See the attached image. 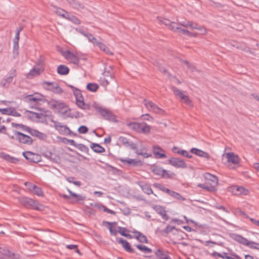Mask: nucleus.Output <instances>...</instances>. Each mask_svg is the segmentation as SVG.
Wrapping results in <instances>:
<instances>
[{"mask_svg":"<svg viewBox=\"0 0 259 259\" xmlns=\"http://www.w3.org/2000/svg\"><path fill=\"white\" fill-rule=\"evenodd\" d=\"M190 152L193 154H194L198 156L205 158L207 159H208L210 158L209 155L207 152H205L196 148H192L190 150Z\"/></svg>","mask_w":259,"mask_h":259,"instance_id":"nucleus-26","label":"nucleus"},{"mask_svg":"<svg viewBox=\"0 0 259 259\" xmlns=\"http://www.w3.org/2000/svg\"><path fill=\"white\" fill-rule=\"evenodd\" d=\"M35 137L41 140H46L47 138V136L46 134L38 131Z\"/></svg>","mask_w":259,"mask_h":259,"instance_id":"nucleus-53","label":"nucleus"},{"mask_svg":"<svg viewBox=\"0 0 259 259\" xmlns=\"http://www.w3.org/2000/svg\"><path fill=\"white\" fill-rule=\"evenodd\" d=\"M116 241L118 243L122 245L123 248L126 251L129 253H136L137 255L139 254V253L131 246L130 244L126 240L123 239L122 238H117Z\"/></svg>","mask_w":259,"mask_h":259,"instance_id":"nucleus-17","label":"nucleus"},{"mask_svg":"<svg viewBox=\"0 0 259 259\" xmlns=\"http://www.w3.org/2000/svg\"><path fill=\"white\" fill-rule=\"evenodd\" d=\"M13 134H14V136L8 135V136L11 139H15L16 140L18 141L20 143L26 144L28 145H31L33 144V140L29 136L25 135L16 130H13Z\"/></svg>","mask_w":259,"mask_h":259,"instance_id":"nucleus-3","label":"nucleus"},{"mask_svg":"<svg viewBox=\"0 0 259 259\" xmlns=\"http://www.w3.org/2000/svg\"><path fill=\"white\" fill-rule=\"evenodd\" d=\"M172 150L174 153L179 154L180 155H183V156H185V154L187 153V151L185 150H182L177 147H174L172 149Z\"/></svg>","mask_w":259,"mask_h":259,"instance_id":"nucleus-43","label":"nucleus"},{"mask_svg":"<svg viewBox=\"0 0 259 259\" xmlns=\"http://www.w3.org/2000/svg\"><path fill=\"white\" fill-rule=\"evenodd\" d=\"M0 259H17L15 253L0 246Z\"/></svg>","mask_w":259,"mask_h":259,"instance_id":"nucleus-16","label":"nucleus"},{"mask_svg":"<svg viewBox=\"0 0 259 259\" xmlns=\"http://www.w3.org/2000/svg\"><path fill=\"white\" fill-rule=\"evenodd\" d=\"M25 186L27 187L29 191L32 192L34 189V186H36V185L30 183V182H26L25 184Z\"/></svg>","mask_w":259,"mask_h":259,"instance_id":"nucleus-59","label":"nucleus"},{"mask_svg":"<svg viewBox=\"0 0 259 259\" xmlns=\"http://www.w3.org/2000/svg\"><path fill=\"white\" fill-rule=\"evenodd\" d=\"M118 232L121 235L124 237L126 232L128 231V230L124 227H118Z\"/></svg>","mask_w":259,"mask_h":259,"instance_id":"nucleus-56","label":"nucleus"},{"mask_svg":"<svg viewBox=\"0 0 259 259\" xmlns=\"http://www.w3.org/2000/svg\"><path fill=\"white\" fill-rule=\"evenodd\" d=\"M120 160L123 162V163H127L130 165L133 166H139L141 165L142 164V162L141 160H138L137 159H130V158H127V159H120Z\"/></svg>","mask_w":259,"mask_h":259,"instance_id":"nucleus-25","label":"nucleus"},{"mask_svg":"<svg viewBox=\"0 0 259 259\" xmlns=\"http://www.w3.org/2000/svg\"><path fill=\"white\" fill-rule=\"evenodd\" d=\"M226 157L228 162H231L234 164H239L240 158L238 155H235L233 152H229L226 154Z\"/></svg>","mask_w":259,"mask_h":259,"instance_id":"nucleus-22","label":"nucleus"},{"mask_svg":"<svg viewBox=\"0 0 259 259\" xmlns=\"http://www.w3.org/2000/svg\"><path fill=\"white\" fill-rule=\"evenodd\" d=\"M175 229V227L174 226H167L166 228L163 230V232L165 234H168L169 233L172 231L173 230Z\"/></svg>","mask_w":259,"mask_h":259,"instance_id":"nucleus-61","label":"nucleus"},{"mask_svg":"<svg viewBox=\"0 0 259 259\" xmlns=\"http://www.w3.org/2000/svg\"><path fill=\"white\" fill-rule=\"evenodd\" d=\"M151 170L154 175L160 176L162 178L170 179L172 178V175H175L174 172H171L170 174L166 170L155 165L152 166Z\"/></svg>","mask_w":259,"mask_h":259,"instance_id":"nucleus-9","label":"nucleus"},{"mask_svg":"<svg viewBox=\"0 0 259 259\" xmlns=\"http://www.w3.org/2000/svg\"><path fill=\"white\" fill-rule=\"evenodd\" d=\"M90 147L94 152L97 153H102L105 151V148L99 144L91 143Z\"/></svg>","mask_w":259,"mask_h":259,"instance_id":"nucleus-28","label":"nucleus"},{"mask_svg":"<svg viewBox=\"0 0 259 259\" xmlns=\"http://www.w3.org/2000/svg\"><path fill=\"white\" fill-rule=\"evenodd\" d=\"M69 72V68L64 65H60L57 67V73L60 75H67Z\"/></svg>","mask_w":259,"mask_h":259,"instance_id":"nucleus-29","label":"nucleus"},{"mask_svg":"<svg viewBox=\"0 0 259 259\" xmlns=\"http://www.w3.org/2000/svg\"><path fill=\"white\" fill-rule=\"evenodd\" d=\"M99 88L98 84L95 83H89L87 85V89L93 92H96Z\"/></svg>","mask_w":259,"mask_h":259,"instance_id":"nucleus-38","label":"nucleus"},{"mask_svg":"<svg viewBox=\"0 0 259 259\" xmlns=\"http://www.w3.org/2000/svg\"><path fill=\"white\" fill-rule=\"evenodd\" d=\"M79 134H86L88 132L89 129L88 128L85 126V125H81L77 130Z\"/></svg>","mask_w":259,"mask_h":259,"instance_id":"nucleus-54","label":"nucleus"},{"mask_svg":"<svg viewBox=\"0 0 259 259\" xmlns=\"http://www.w3.org/2000/svg\"><path fill=\"white\" fill-rule=\"evenodd\" d=\"M160 21L163 24H164L166 26H167L171 30H174V29L172 28V27L174 26L173 24H177L175 22H171L170 20L165 19V18H162L161 19H160Z\"/></svg>","mask_w":259,"mask_h":259,"instance_id":"nucleus-35","label":"nucleus"},{"mask_svg":"<svg viewBox=\"0 0 259 259\" xmlns=\"http://www.w3.org/2000/svg\"><path fill=\"white\" fill-rule=\"evenodd\" d=\"M48 104L52 109L57 110L58 113L62 115H66L71 110L66 104L61 101L51 99L48 102Z\"/></svg>","mask_w":259,"mask_h":259,"instance_id":"nucleus-2","label":"nucleus"},{"mask_svg":"<svg viewBox=\"0 0 259 259\" xmlns=\"http://www.w3.org/2000/svg\"><path fill=\"white\" fill-rule=\"evenodd\" d=\"M36 99H37V103H38L39 101H41L42 102H49L48 100L46 99L45 97L38 93H35L33 94Z\"/></svg>","mask_w":259,"mask_h":259,"instance_id":"nucleus-40","label":"nucleus"},{"mask_svg":"<svg viewBox=\"0 0 259 259\" xmlns=\"http://www.w3.org/2000/svg\"><path fill=\"white\" fill-rule=\"evenodd\" d=\"M103 225L104 226H105L106 225H108V228L109 230L110 233L111 235H113L114 236H116L117 235V231L115 228V226L117 225L116 222H109L107 221H103Z\"/></svg>","mask_w":259,"mask_h":259,"instance_id":"nucleus-24","label":"nucleus"},{"mask_svg":"<svg viewBox=\"0 0 259 259\" xmlns=\"http://www.w3.org/2000/svg\"><path fill=\"white\" fill-rule=\"evenodd\" d=\"M70 60H72V62L75 65H78L79 63V57L78 53H75L74 57Z\"/></svg>","mask_w":259,"mask_h":259,"instance_id":"nucleus-55","label":"nucleus"},{"mask_svg":"<svg viewBox=\"0 0 259 259\" xmlns=\"http://www.w3.org/2000/svg\"><path fill=\"white\" fill-rule=\"evenodd\" d=\"M42 155L48 158L49 160H52L53 162H57L56 155L53 154L52 152L46 150L42 153Z\"/></svg>","mask_w":259,"mask_h":259,"instance_id":"nucleus-31","label":"nucleus"},{"mask_svg":"<svg viewBox=\"0 0 259 259\" xmlns=\"http://www.w3.org/2000/svg\"><path fill=\"white\" fill-rule=\"evenodd\" d=\"M11 125L12 127H15L16 128H21L22 130L24 132L26 131V128H27V127L28 126L23 124L16 123L15 122H12Z\"/></svg>","mask_w":259,"mask_h":259,"instance_id":"nucleus-44","label":"nucleus"},{"mask_svg":"<svg viewBox=\"0 0 259 259\" xmlns=\"http://www.w3.org/2000/svg\"><path fill=\"white\" fill-rule=\"evenodd\" d=\"M127 126L131 129L140 133L148 134L151 130V127L144 122H127Z\"/></svg>","mask_w":259,"mask_h":259,"instance_id":"nucleus-4","label":"nucleus"},{"mask_svg":"<svg viewBox=\"0 0 259 259\" xmlns=\"http://www.w3.org/2000/svg\"><path fill=\"white\" fill-rule=\"evenodd\" d=\"M50 121L54 123V127L61 134L72 135L74 136L77 135V134L72 132L67 126L62 124L61 122L54 120L53 118L50 119Z\"/></svg>","mask_w":259,"mask_h":259,"instance_id":"nucleus-7","label":"nucleus"},{"mask_svg":"<svg viewBox=\"0 0 259 259\" xmlns=\"http://www.w3.org/2000/svg\"><path fill=\"white\" fill-rule=\"evenodd\" d=\"M16 70L14 69L11 71L9 76L5 79L7 82V83L9 85L13 81L14 77H16Z\"/></svg>","mask_w":259,"mask_h":259,"instance_id":"nucleus-39","label":"nucleus"},{"mask_svg":"<svg viewBox=\"0 0 259 259\" xmlns=\"http://www.w3.org/2000/svg\"><path fill=\"white\" fill-rule=\"evenodd\" d=\"M134 233L136 234L135 238L142 243H148V240L146 236L143 235L142 233L135 231L133 232Z\"/></svg>","mask_w":259,"mask_h":259,"instance_id":"nucleus-30","label":"nucleus"},{"mask_svg":"<svg viewBox=\"0 0 259 259\" xmlns=\"http://www.w3.org/2000/svg\"><path fill=\"white\" fill-rule=\"evenodd\" d=\"M153 209L157 212V213L162 217L163 220L165 221H167L168 220V217L166 214V211L164 207L159 205H156L153 206Z\"/></svg>","mask_w":259,"mask_h":259,"instance_id":"nucleus-23","label":"nucleus"},{"mask_svg":"<svg viewBox=\"0 0 259 259\" xmlns=\"http://www.w3.org/2000/svg\"><path fill=\"white\" fill-rule=\"evenodd\" d=\"M169 195L172 196L173 198L178 199V200H185V198H184L180 194L176 192L175 191H172V193L169 194Z\"/></svg>","mask_w":259,"mask_h":259,"instance_id":"nucleus-50","label":"nucleus"},{"mask_svg":"<svg viewBox=\"0 0 259 259\" xmlns=\"http://www.w3.org/2000/svg\"><path fill=\"white\" fill-rule=\"evenodd\" d=\"M69 3L75 9L79 10L83 8V5L77 0H70Z\"/></svg>","mask_w":259,"mask_h":259,"instance_id":"nucleus-32","label":"nucleus"},{"mask_svg":"<svg viewBox=\"0 0 259 259\" xmlns=\"http://www.w3.org/2000/svg\"><path fill=\"white\" fill-rule=\"evenodd\" d=\"M172 90L174 94L179 97L183 103H184L185 104L190 107L193 106L192 102L189 98V97L184 95L182 91L179 90L176 87H172Z\"/></svg>","mask_w":259,"mask_h":259,"instance_id":"nucleus-11","label":"nucleus"},{"mask_svg":"<svg viewBox=\"0 0 259 259\" xmlns=\"http://www.w3.org/2000/svg\"><path fill=\"white\" fill-rule=\"evenodd\" d=\"M144 103L145 106L150 111H151L156 113H158L159 114H163L164 112V111L162 110L161 108H159L157 105L154 104L153 102L149 101H147L146 100H144Z\"/></svg>","mask_w":259,"mask_h":259,"instance_id":"nucleus-12","label":"nucleus"},{"mask_svg":"<svg viewBox=\"0 0 259 259\" xmlns=\"http://www.w3.org/2000/svg\"><path fill=\"white\" fill-rule=\"evenodd\" d=\"M97 110L105 119L112 121H116L115 116L110 111L102 107L98 108Z\"/></svg>","mask_w":259,"mask_h":259,"instance_id":"nucleus-15","label":"nucleus"},{"mask_svg":"<svg viewBox=\"0 0 259 259\" xmlns=\"http://www.w3.org/2000/svg\"><path fill=\"white\" fill-rule=\"evenodd\" d=\"M19 202L27 208H32L35 210H41L43 207L42 205L39 204L37 201L27 197H21L18 198Z\"/></svg>","mask_w":259,"mask_h":259,"instance_id":"nucleus-5","label":"nucleus"},{"mask_svg":"<svg viewBox=\"0 0 259 259\" xmlns=\"http://www.w3.org/2000/svg\"><path fill=\"white\" fill-rule=\"evenodd\" d=\"M4 158L8 162L16 163L18 161V159L16 158L11 157L8 154H5Z\"/></svg>","mask_w":259,"mask_h":259,"instance_id":"nucleus-42","label":"nucleus"},{"mask_svg":"<svg viewBox=\"0 0 259 259\" xmlns=\"http://www.w3.org/2000/svg\"><path fill=\"white\" fill-rule=\"evenodd\" d=\"M67 191L70 194V196L67 195L66 194H62L61 195V197L65 199H70L71 197L75 198L74 202L76 203H78L80 201H83L84 199V197H83L82 195L80 194H77L74 192H72L70 189H67Z\"/></svg>","mask_w":259,"mask_h":259,"instance_id":"nucleus-18","label":"nucleus"},{"mask_svg":"<svg viewBox=\"0 0 259 259\" xmlns=\"http://www.w3.org/2000/svg\"><path fill=\"white\" fill-rule=\"evenodd\" d=\"M44 71V67H37L34 66L27 74V77L31 79L33 77L39 75Z\"/></svg>","mask_w":259,"mask_h":259,"instance_id":"nucleus-19","label":"nucleus"},{"mask_svg":"<svg viewBox=\"0 0 259 259\" xmlns=\"http://www.w3.org/2000/svg\"><path fill=\"white\" fill-rule=\"evenodd\" d=\"M74 95L75 97L76 105L80 108L84 110H89L90 106L84 102L83 98L80 90H76L74 91Z\"/></svg>","mask_w":259,"mask_h":259,"instance_id":"nucleus-10","label":"nucleus"},{"mask_svg":"<svg viewBox=\"0 0 259 259\" xmlns=\"http://www.w3.org/2000/svg\"><path fill=\"white\" fill-rule=\"evenodd\" d=\"M102 207L103 208V210L104 211H105V212H106L107 213L111 214H113V215H115L116 214V212L115 211L108 208L105 206L102 205Z\"/></svg>","mask_w":259,"mask_h":259,"instance_id":"nucleus-60","label":"nucleus"},{"mask_svg":"<svg viewBox=\"0 0 259 259\" xmlns=\"http://www.w3.org/2000/svg\"><path fill=\"white\" fill-rule=\"evenodd\" d=\"M74 178L72 177H68L66 179V180L70 183H73L75 185L77 186V187H79L81 186V183L80 181H74Z\"/></svg>","mask_w":259,"mask_h":259,"instance_id":"nucleus-47","label":"nucleus"},{"mask_svg":"<svg viewBox=\"0 0 259 259\" xmlns=\"http://www.w3.org/2000/svg\"><path fill=\"white\" fill-rule=\"evenodd\" d=\"M136 247L142 252L145 253H148L152 252V249L143 244H139L135 245Z\"/></svg>","mask_w":259,"mask_h":259,"instance_id":"nucleus-34","label":"nucleus"},{"mask_svg":"<svg viewBox=\"0 0 259 259\" xmlns=\"http://www.w3.org/2000/svg\"><path fill=\"white\" fill-rule=\"evenodd\" d=\"M191 21H184L180 23V25L183 26L184 27H188L189 26H193L191 24H190Z\"/></svg>","mask_w":259,"mask_h":259,"instance_id":"nucleus-62","label":"nucleus"},{"mask_svg":"<svg viewBox=\"0 0 259 259\" xmlns=\"http://www.w3.org/2000/svg\"><path fill=\"white\" fill-rule=\"evenodd\" d=\"M12 108H0V112L3 114L10 115V111H11Z\"/></svg>","mask_w":259,"mask_h":259,"instance_id":"nucleus-57","label":"nucleus"},{"mask_svg":"<svg viewBox=\"0 0 259 259\" xmlns=\"http://www.w3.org/2000/svg\"><path fill=\"white\" fill-rule=\"evenodd\" d=\"M26 128V130L25 132L28 133L30 135H31L32 136L36 137V134H37V132H38V130L33 129L30 128L29 126H27Z\"/></svg>","mask_w":259,"mask_h":259,"instance_id":"nucleus-51","label":"nucleus"},{"mask_svg":"<svg viewBox=\"0 0 259 259\" xmlns=\"http://www.w3.org/2000/svg\"><path fill=\"white\" fill-rule=\"evenodd\" d=\"M42 87L46 90L51 91L57 94L63 93V90L60 87L58 83L56 82L44 81L41 83Z\"/></svg>","mask_w":259,"mask_h":259,"instance_id":"nucleus-8","label":"nucleus"},{"mask_svg":"<svg viewBox=\"0 0 259 259\" xmlns=\"http://www.w3.org/2000/svg\"><path fill=\"white\" fill-rule=\"evenodd\" d=\"M141 188L143 191L148 195L153 193V191L151 188L148 185H143L141 186Z\"/></svg>","mask_w":259,"mask_h":259,"instance_id":"nucleus-41","label":"nucleus"},{"mask_svg":"<svg viewBox=\"0 0 259 259\" xmlns=\"http://www.w3.org/2000/svg\"><path fill=\"white\" fill-rule=\"evenodd\" d=\"M74 53H73L69 51H66L63 52V56L68 60H70L74 57Z\"/></svg>","mask_w":259,"mask_h":259,"instance_id":"nucleus-49","label":"nucleus"},{"mask_svg":"<svg viewBox=\"0 0 259 259\" xmlns=\"http://www.w3.org/2000/svg\"><path fill=\"white\" fill-rule=\"evenodd\" d=\"M76 148L79 150L83 151L86 153L88 154L89 153V148L87 146L82 144H78V145H76Z\"/></svg>","mask_w":259,"mask_h":259,"instance_id":"nucleus-46","label":"nucleus"},{"mask_svg":"<svg viewBox=\"0 0 259 259\" xmlns=\"http://www.w3.org/2000/svg\"><path fill=\"white\" fill-rule=\"evenodd\" d=\"M232 238L241 244L247 246L250 248L259 250V243L252 241H249L246 238L240 235L233 234L232 236Z\"/></svg>","mask_w":259,"mask_h":259,"instance_id":"nucleus-6","label":"nucleus"},{"mask_svg":"<svg viewBox=\"0 0 259 259\" xmlns=\"http://www.w3.org/2000/svg\"><path fill=\"white\" fill-rule=\"evenodd\" d=\"M54 8L55 9V12L56 14L64 18H66V16H67L68 14V13L67 11L57 7L54 6Z\"/></svg>","mask_w":259,"mask_h":259,"instance_id":"nucleus-33","label":"nucleus"},{"mask_svg":"<svg viewBox=\"0 0 259 259\" xmlns=\"http://www.w3.org/2000/svg\"><path fill=\"white\" fill-rule=\"evenodd\" d=\"M75 30L85 36H87V34L88 33V32L86 30H84L82 28H76L75 29Z\"/></svg>","mask_w":259,"mask_h":259,"instance_id":"nucleus-64","label":"nucleus"},{"mask_svg":"<svg viewBox=\"0 0 259 259\" xmlns=\"http://www.w3.org/2000/svg\"><path fill=\"white\" fill-rule=\"evenodd\" d=\"M24 98L25 99V101H28L29 102H32L35 103H37V99H36V98L33 94L27 95Z\"/></svg>","mask_w":259,"mask_h":259,"instance_id":"nucleus-48","label":"nucleus"},{"mask_svg":"<svg viewBox=\"0 0 259 259\" xmlns=\"http://www.w3.org/2000/svg\"><path fill=\"white\" fill-rule=\"evenodd\" d=\"M98 47L100 49L108 55H113V53L109 50V48L103 43L98 44Z\"/></svg>","mask_w":259,"mask_h":259,"instance_id":"nucleus-36","label":"nucleus"},{"mask_svg":"<svg viewBox=\"0 0 259 259\" xmlns=\"http://www.w3.org/2000/svg\"><path fill=\"white\" fill-rule=\"evenodd\" d=\"M204 177L205 179L204 184L198 185L200 187L203 188L210 191L215 190V187L218 184V177L210 173L206 172L204 174Z\"/></svg>","mask_w":259,"mask_h":259,"instance_id":"nucleus-1","label":"nucleus"},{"mask_svg":"<svg viewBox=\"0 0 259 259\" xmlns=\"http://www.w3.org/2000/svg\"><path fill=\"white\" fill-rule=\"evenodd\" d=\"M168 163L178 168H185L187 167L184 160L180 158L172 157L168 160Z\"/></svg>","mask_w":259,"mask_h":259,"instance_id":"nucleus-14","label":"nucleus"},{"mask_svg":"<svg viewBox=\"0 0 259 259\" xmlns=\"http://www.w3.org/2000/svg\"><path fill=\"white\" fill-rule=\"evenodd\" d=\"M141 117L143 120H151L153 119L149 114H143Z\"/></svg>","mask_w":259,"mask_h":259,"instance_id":"nucleus-63","label":"nucleus"},{"mask_svg":"<svg viewBox=\"0 0 259 259\" xmlns=\"http://www.w3.org/2000/svg\"><path fill=\"white\" fill-rule=\"evenodd\" d=\"M153 152L156 158H164L167 156L164 153V151L158 146L153 147Z\"/></svg>","mask_w":259,"mask_h":259,"instance_id":"nucleus-21","label":"nucleus"},{"mask_svg":"<svg viewBox=\"0 0 259 259\" xmlns=\"http://www.w3.org/2000/svg\"><path fill=\"white\" fill-rule=\"evenodd\" d=\"M45 63L44 61L41 56L39 57L38 59H37V61L35 62L36 67H44Z\"/></svg>","mask_w":259,"mask_h":259,"instance_id":"nucleus-52","label":"nucleus"},{"mask_svg":"<svg viewBox=\"0 0 259 259\" xmlns=\"http://www.w3.org/2000/svg\"><path fill=\"white\" fill-rule=\"evenodd\" d=\"M65 19L71 21L75 24H79L80 23V20L75 16L68 14Z\"/></svg>","mask_w":259,"mask_h":259,"instance_id":"nucleus-37","label":"nucleus"},{"mask_svg":"<svg viewBox=\"0 0 259 259\" xmlns=\"http://www.w3.org/2000/svg\"><path fill=\"white\" fill-rule=\"evenodd\" d=\"M174 26L172 27V28L174 29L173 31H177L180 32L183 34L186 35V36H190L192 35V32L182 28L181 27H180L179 24H173Z\"/></svg>","mask_w":259,"mask_h":259,"instance_id":"nucleus-27","label":"nucleus"},{"mask_svg":"<svg viewBox=\"0 0 259 259\" xmlns=\"http://www.w3.org/2000/svg\"><path fill=\"white\" fill-rule=\"evenodd\" d=\"M23 155L27 160L32 162L37 163L41 161L40 155L31 151L23 152Z\"/></svg>","mask_w":259,"mask_h":259,"instance_id":"nucleus-13","label":"nucleus"},{"mask_svg":"<svg viewBox=\"0 0 259 259\" xmlns=\"http://www.w3.org/2000/svg\"><path fill=\"white\" fill-rule=\"evenodd\" d=\"M10 115H12L15 117L21 116V114L18 113L14 108H12L11 111H10Z\"/></svg>","mask_w":259,"mask_h":259,"instance_id":"nucleus-58","label":"nucleus"},{"mask_svg":"<svg viewBox=\"0 0 259 259\" xmlns=\"http://www.w3.org/2000/svg\"><path fill=\"white\" fill-rule=\"evenodd\" d=\"M118 140L125 147L130 148L132 150H136L137 149V145L135 143L132 141H130L124 137H119Z\"/></svg>","mask_w":259,"mask_h":259,"instance_id":"nucleus-20","label":"nucleus"},{"mask_svg":"<svg viewBox=\"0 0 259 259\" xmlns=\"http://www.w3.org/2000/svg\"><path fill=\"white\" fill-rule=\"evenodd\" d=\"M34 189L33 190L32 192L38 196H42L44 195V192L40 187H39L37 186H34Z\"/></svg>","mask_w":259,"mask_h":259,"instance_id":"nucleus-45","label":"nucleus"}]
</instances>
